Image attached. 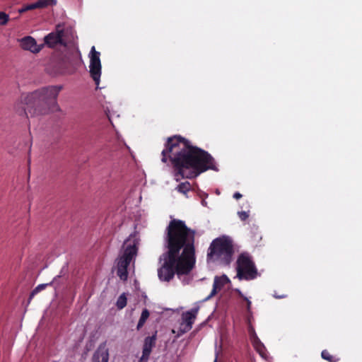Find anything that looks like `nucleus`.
<instances>
[{"label": "nucleus", "mask_w": 362, "mask_h": 362, "mask_svg": "<svg viewBox=\"0 0 362 362\" xmlns=\"http://www.w3.org/2000/svg\"><path fill=\"white\" fill-rule=\"evenodd\" d=\"M64 33V30L61 28V25H58L56 31L52 32L45 37V43L50 48H54L58 45L66 47V42L63 38Z\"/></svg>", "instance_id": "8"}, {"label": "nucleus", "mask_w": 362, "mask_h": 362, "mask_svg": "<svg viewBox=\"0 0 362 362\" xmlns=\"http://www.w3.org/2000/svg\"><path fill=\"white\" fill-rule=\"evenodd\" d=\"M161 152V161L171 163L174 176L180 179H192L208 170H218L214 158L207 151L192 146L180 135L167 138Z\"/></svg>", "instance_id": "2"}, {"label": "nucleus", "mask_w": 362, "mask_h": 362, "mask_svg": "<svg viewBox=\"0 0 362 362\" xmlns=\"http://www.w3.org/2000/svg\"><path fill=\"white\" fill-rule=\"evenodd\" d=\"M321 356L324 360L329 362H337L339 359L330 354L327 350H323L321 353Z\"/></svg>", "instance_id": "19"}, {"label": "nucleus", "mask_w": 362, "mask_h": 362, "mask_svg": "<svg viewBox=\"0 0 362 362\" xmlns=\"http://www.w3.org/2000/svg\"><path fill=\"white\" fill-rule=\"evenodd\" d=\"M190 189L191 185L187 181L182 182L177 186V190L183 194H186L187 192H188L190 190Z\"/></svg>", "instance_id": "20"}, {"label": "nucleus", "mask_w": 362, "mask_h": 362, "mask_svg": "<svg viewBox=\"0 0 362 362\" xmlns=\"http://www.w3.org/2000/svg\"><path fill=\"white\" fill-rule=\"evenodd\" d=\"M168 251L160 257L163 264L158 269L160 280L170 281L176 274L185 275L193 269L195 258V230L188 228L185 221L172 219L165 230Z\"/></svg>", "instance_id": "1"}, {"label": "nucleus", "mask_w": 362, "mask_h": 362, "mask_svg": "<svg viewBox=\"0 0 362 362\" xmlns=\"http://www.w3.org/2000/svg\"><path fill=\"white\" fill-rule=\"evenodd\" d=\"M198 310L199 308H195L183 314V321L185 323L188 329H190L192 328L194 321L196 318L197 314L198 313Z\"/></svg>", "instance_id": "15"}, {"label": "nucleus", "mask_w": 362, "mask_h": 362, "mask_svg": "<svg viewBox=\"0 0 362 362\" xmlns=\"http://www.w3.org/2000/svg\"><path fill=\"white\" fill-rule=\"evenodd\" d=\"M241 197H242V194L238 192H236L233 194V198L235 199H238Z\"/></svg>", "instance_id": "24"}, {"label": "nucleus", "mask_w": 362, "mask_h": 362, "mask_svg": "<svg viewBox=\"0 0 362 362\" xmlns=\"http://www.w3.org/2000/svg\"><path fill=\"white\" fill-rule=\"evenodd\" d=\"M230 282V279L228 277L223 274L221 276H216L214 277L213 288L211 293L204 299V300H208L211 299L213 296H214L219 291H221L223 287Z\"/></svg>", "instance_id": "11"}, {"label": "nucleus", "mask_w": 362, "mask_h": 362, "mask_svg": "<svg viewBox=\"0 0 362 362\" xmlns=\"http://www.w3.org/2000/svg\"><path fill=\"white\" fill-rule=\"evenodd\" d=\"M150 315L149 311L145 308L142 310L141 317L139 318V322L137 324V329L139 330L145 324L146 320L148 318Z\"/></svg>", "instance_id": "17"}, {"label": "nucleus", "mask_w": 362, "mask_h": 362, "mask_svg": "<svg viewBox=\"0 0 362 362\" xmlns=\"http://www.w3.org/2000/svg\"><path fill=\"white\" fill-rule=\"evenodd\" d=\"M274 297L276 298H285L286 296L283 295V296H276V295H274Z\"/></svg>", "instance_id": "26"}, {"label": "nucleus", "mask_w": 362, "mask_h": 362, "mask_svg": "<svg viewBox=\"0 0 362 362\" xmlns=\"http://www.w3.org/2000/svg\"><path fill=\"white\" fill-rule=\"evenodd\" d=\"M122 248V254L117 259V274L121 280L126 281L128 277V267L137 255L138 243L136 240L128 238L124 241Z\"/></svg>", "instance_id": "5"}, {"label": "nucleus", "mask_w": 362, "mask_h": 362, "mask_svg": "<svg viewBox=\"0 0 362 362\" xmlns=\"http://www.w3.org/2000/svg\"><path fill=\"white\" fill-rule=\"evenodd\" d=\"M258 275L257 269L251 257L247 253H242L237 259V276L242 280H252Z\"/></svg>", "instance_id": "6"}, {"label": "nucleus", "mask_w": 362, "mask_h": 362, "mask_svg": "<svg viewBox=\"0 0 362 362\" xmlns=\"http://www.w3.org/2000/svg\"><path fill=\"white\" fill-rule=\"evenodd\" d=\"M20 45L22 49L33 53H38L41 50V46L37 45L35 40L30 36L22 38L20 40Z\"/></svg>", "instance_id": "13"}, {"label": "nucleus", "mask_w": 362, "mask_h": 362, "mask_svg": "<svg viewBox=\"0 0 362 362\" xmlns=\"http://www.w3.org/2000/svg\"><path fill=\"white\" fill-rule=\"evenodd\" d=\"M56 0H37L36 2L25 5L19 9V13H24L30 10L42 8L48 6L55 5Z\"/></svg>", "instance_id": "14"}, {"label": "nucleus", "mask_w": 362, "mask_h": 362, "mask_svg": "<svg viewBox=\"0 0 362 362\" xmlns=\"http://www.w3.org/2000/svg\"><path fill=\"white\" fill-rule=\"evenodd\" d=\"M238 215L241 221H245L249 217V211H238Z\"/></svg>", "instance_id": "22"}, {"label": "nucleus", "mask_w": 362, "mask_h": 362, "mask_svg": "<svg viewBox=\"0 0 362 362\" xmlns=\"http://www.w3.org/2000/svg\"><path fill=\"white\" fill-rule=\"evenodd\" d=\"M234 254L233 240L228 236L223 235L215 238L211 243L206 255L208 262H218L223 266H228Z\"/></svg>", "instance_id": "4"}, {"label": "nucleus", "mask_w": 362, "mask_h": 362, "mask_svg": "<svg viewBox=\"0 0 362 362\" xmlns=\"http://www.w3.org/2000/svg\"><path fill=\"white\" fill-rule=\"evenodd\" d=\"M109 349L107 348V342L101 343L92 357V362H108Z\"/></svg>", "instance_id": "10"}, {"label": "nucleus", "mask_w": 362, "mask_h": 362, "mask_svg": "<svg viewBox=\"0 0 362 362\" xmlns=\"http://www.w3.org/2000/svg\"><path fill=\"white\" fill-rule=\"evenodd\" d=\"M250 339L252 346H254L257 352L262 358L267 360L268 353L267 349L264 346V345L262 343L260 339L258 338L254 329H252L250 332Z\"/></svg>", "instance_id": "12"}, {"label": "nucleus", "mask_w": 362, "mask_h": 362, "mask_svg": "<svg viewBox=\"0 0 362 362\" xmlns=\"http://www.w3.org/2000/svg\"><path fill=\"white\" fill-rule=\"evenodd\" d=\"M59 276H57L54 278L52 281H51L49 284H39L37 287H35L32 292L30 294L29 300H31L37 293L44 290L47 286H51L54 282L57 280V278H59Z\"/></svg>", "instance_id": "16"}, {"label": "nucleus", "mask_w": 362, "mask_h": 362, "mask_svg": "<svg viewBox=\"0 0 362 362\" xmlns=\"http://www.w3.org/2000/svg\"><path fill=\"white\" fill-rule=\"evenodd\" d=\"M100 52L95 50L94 46L91 47L90 52V74L97 86L99 85L101 75V63L100 59Z\"/></svg>", "instance_id": "7"}, {"label": "nucleus", "mask_w": 362, "mask_h": 362, "mask_svg": "<svg viewBox=\"0 0 362 362\" xmlns=\"http://www.w3.org/2000/svg\"><path fill=\"white\" fill-rule=\"evenodd\" d=\"M127 303V298L126 297V295H125V293H122L117 298L116 305L119 310H122L124 307H126Z\"/></svg>", "instance_id": "18"}, {"label": "nucleus", "mask_w": 362, "mask_h": 362, "mask_svg": "<svg viewBox=\"0 0 362 362\" xmlns=\"http://www.w3.org/2000/svg\"><path fill=\"white\" fill-rule=\"evenodd\" d=\"M156 341V332L151 337H147L144 339L142 356L139 362H147L151 353L152 348L155 346Z\"/></svg>", "instance_id": "9"}, {"label": "nucleus", "mask_w": 362, "mask_h": 362, "mask_svg": "<svg viewBox=\"0 0 362 362\" xmlns=\"http://www.w3.org/2000/svg\"><path fill=\"white\" fill-rule=\"evenodd\" d=\"M10 18L5 12L0 11V25H5L9 21Z\"/></svg>", "instance_id": "21"}, {"label": "nucleus", "mask_w": 362, "mask_h": 362, "mask_svg": "<svg viewBox=\"0 0 362 362\" xmlns=\"http://www.w3.org/2000/svg\"><path fill=\"white\" fill-rule=\"evenodd\" d=\"M244 300L247 303V310H250L251 308V301L247 297H244Z\"/></svg>", "instance_id": "23"}, {"label": "nucleus", "mask_w": 362, "mask_h": 362, "mask_svg": "<svg viewBox=\"0 0 362 362\" xmlns=\"http://www.w3.org/2000/svg\"><path fill=\"white\" fill-rule=\"evenodd\" d=\"M62 88L61 86H50L22 96L21 103L15 106L16 112L28 118L59 110L57 98Z\"/></svg>", "instance_id": "3"}, {"label": "nucleus", "mask_w": 362, "mask_h": 362, "mask_svg": "<svg viewBox=\"0 0 362 362\" xmlns=\"http://www.w3.org/2000/svg\"><path fill=\"white\" fill-rule=\"evenodd\" d=\"M236 292H237V293L238 294V296L244 300V297H245V296H243V294L242 293V292H241L239 289H237V290H236Z\"/></svg>", "instance_id": "25"}, {"label": "nucleus", "mask_w": 362, "mask_h": 362, "mask_svg": "<svg viewBox=\"0 0 362 362\" xmlns=\"http://www.w3.org/2000/svg\"><path fill=\"white\" fill-rule=\"evenodd\" d=\"M214 362H216V359H215V361Z\"/></svg>", "instance_id": "27"}]
</instances>
